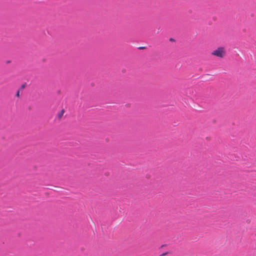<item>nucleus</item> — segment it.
Here are the masks:
<instances>
[{
  "instance_id": "3",
  "label": "nucleus",
  "mask_w": 256,
  "mask_h": 256,
  "mask_svg": "<svg viewBox=\"0 0 256 256\" xmlns=\"http://www.w3.org/2000/svg\"><path fill=\"white\" fill-rule=\"evenodd\" d=\"M16 96L17 97H19V96H20V91H19V90H18V91L17 92H16Z\"/></svg>"
},
{
  "instance_id": "1",
  "label": "nucleus",
  "mask_w": 256,
  "mask_h": 256,
  "mask_svg": "<svg viewBox=\"0 0 256 256\" xmlns=\"http://www.w3.org/2000/svg\"><path fill=\"white\" fill-rule=\"evenodd\" d=\"M211 54L217 58H222L226 56V50L224 47H218L212 52Z\"/></svg>"
},
{
  "instance_id": "4",
  "label": "nucleus",
  "mask_w": 256,
  "mask_h": 256,
  "mask_svg": "<svg viewBox=\"0 0 256 256\" xmlns=\"http://www.w3.org/2000/svg\"><path fill=\"white\" fill-rule=\"evenodd\" d=\"M140 49H143V48H143V47H140Z\"/></svg>"
},
{
  "instance_id": "5",
  "label": "nucleus",
  "mask_w": 256,
  "mask_h": 256,
  "mask_svg": "<svg viewBox=\"0 0 256 256\" xmlns=\"http://www.w3.org/2000/svg\"><path fill=\"white\" fill-rule=\"evenodd\" d=\"M24 88V86L23 85L22 86V88Z\"/></svg>"
},
{
  "instance_id": "2",
  "label": "nucleus",
  "mask_w": 256,
  "mask_h": 256,
  "mask_svg": "<svg viewBox=\"0 0 256 256\" xmlns=\"http://www.w3.org/2000/svg\"><path fill=\"white\" fill-rule=\"evenodd\" d=\"M64 110H62L61 111L60 113V114H59V115H58V118H60L62 116V115H63V114H64Z\"/></svg>"
}]
</instances>
